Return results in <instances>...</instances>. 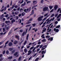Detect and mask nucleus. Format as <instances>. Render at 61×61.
Segmentation results:
<instances>
[{
  "label": "nucleus",
  "instance_id": "0e129e2a",
  "mask_svg": "<svg viewBox=\"0 0 61 61\" xmlns=\"http://www.w3.org/2000/svg\"><path fill=\"white\" fill-rule=\"evenodd\" d=\"M12 1H11L10 2V5L11 6L12 5Z\"/></svg>",
  "mask_w": 61,
  "mask_h": 61
},
{
  "label": "nucleus",
  "instance_id": "4d7b16f0",
  "mask_svg": "<svg viewBox=\"0 0 61 61\" xmlns=\"http://www.w3.org/2000/svg\"><path fill=\"white\" fill-rule=\"evenodd\" d=\"M42 58H43L44 57V54H42Z\"/></svg>",
  "mask_w": 61,
  "mask_h": 61
},
{
  "label": "nucleus",
  "instance_id": "a19ab883",
  "mask_svg": "<svg viewBox=\"0 0 61 61\" xmlns=\"http://www.w3.org/2000/svg\"><path fill=\"white\" fill-rule=\"evenodd\" d=\"M20 32L21 33H22L23 32V30H20Z\"/></svg>",
  "mask_w": 61,
  "mask_h": 61
},
{
  "label": "nucleus",
  "instance_id": "f3484780",
  "mask_svg": "<svg viewBox=\"0 0 61 61\" xmlns=\"http://www.w3.org/2000/svg\"><path fill=\"white\" fill-rule=\"evenodd\" d=\"M45 51H42L41 52L42 54H43V53H46V50H45Z\"/></svg>",
  "mask_w": 61,
  "mask_h": 61
},
{
  "label": "nucleus",
  "instance_id": "37998d69",
  "mask_svg": "<svg viewBox=\"0 0 61 61\" xmlns=\"http://www.w3.org/2000/svg\"><path fill=\"white\" fill-rule=\"evenodd\" d=\"M36 6H37V5H36V6H32V9H33L34 8V7H36Z\"/></svg>",
  "mask_w": 61,
  "mask_h": 61
},
{
  "label": "nucleus",
  "instance_id": "5fc2aeb1",
  "mask_svg": "<svg viewBox=\"0 0 61 61\" xmlns=\"http://www.w3.org/2000/svg\"><path fill=\"white\" fill-rule=\"evenodd\" d=\"M8 14H7L5 15V17H7L8 16Z\"/></svg>",
  "mask_w": 61,
  "mask_h": 61
},
{
  "label": "nucleus",
  "instance_id": "e433bc0d",
  "mask_svg": "<svg viewBox=\"0 0 61 61\" xmlns=\"http://www.w3.org/2000/svg\"><path fill=\"white\" fill-rule=\"evenodd\" d=\"M18 21L20 23H21V20L20 19L18 20Z\"/></svg>",
  "mask_w": 61,
  "mask_h": 61
},
{
  "label": "nucleus",
  "instance_id": "423d86ee",
  "mask_svg": "<svg viewBox=\"0 0 61 61\" xmlns=\"http://www.w3.org/2000/svg\"><path fill=\"white\" fill-rule=\"evenodd\" d=\"M54 30L55 31V32H56L57 33V32H58L59 30H58V29H56V28H55L54 29Z\"/></svg>",
  "mask_w": 61,
  "mask_h": 61
},
{
  "label": "nucleus",
  "instance_id": "f257e3e1",
  "mask_svg": "<svg viewBox=\"0 0 61 61\" xmlns=\"http://www.w3.org/2000/svg\"><path fill=\"white\" fill-rule=\"evenodd\" d=\"M54 19L55 18L54 17L53 18L51 19L50 20H49V18H48L46 20V21H47L46 23V24H49V22H51V21H53Z\"/></svg>",
  "mask_w": 61,
  "mask_h": 61
},
{
  "label": "nucleus",
  "instance_id": "f8f14e48",
  "mask_svg": "<svg viewBox=\"0 0 61 61\" xmlns=\"http://www.w3.org/2000/svg\"><path fill=\"white\" fill-rule=\"evenodd\" d=\"M21 15H22V16H24V15H25V13L24 12H23L21 14Z\"/></svg>",
  "mask_w": 61,
  "mask_h": 61
},
{
  "label": "nucleus",
  "instance_id": "393cba45",
  "mask_svg": "<svg viewBox=\"0 0 61 61\" xmlns=\"http://www.w3.org/2000/svg\"><path fill=\"white\" fill-rule=\"evenodd\" d=\"M28 54H31L32 51L30 50H29L28 51Z\"/></svg>",
  "mask_w": 61,
  "mask_h": 61
},
{
  "label": "nucleus",
  "instance_id": "ddd939ff",
  "mask_svg": "<svg viewBox=\"0 0 61 61\" xmlns=\"http://www.w3.org/2000/svg\"><path fill=\"white\" fill-rule=\"evenodd\" d=\"M49 7L50 10H51V9L53 8V6H49Z\"/></svg>",
  "mask_w": 61,
  "mask_h": 61
},
{
  "label": "nucleus",
  "instance_id": "9b49d317",
  "mask_svg": "<svg viewBox=\"0 0 61 61\" xmlns=\"http://www.w3.org/2000/svg\"><path fill=\"white\" fill-rule=\"evenodd\" d=\"M42 58L41 56H40L39 57V58H37L36 59H38V60L39 59L40 60H41V59Z\"/></svg>",
  "mask_w": 61,
  "mask_h": 61
},
{
  "label": "nucleus",
  "instance_id": "5701e85b",
  "mask_svg": "<svg viewBox=\"0 0 61 61\" xmlns=\"http://www.w3.org/2000/svg\"><path fill=\"white\" fill-rule=\"evenodd\" d=\"M15 22V20L13 19L11 21V23H13V22Z\"/></svg>",
  "mask_w": 61,
  "mask_h": 61
},
{
  "label": "nucleus",
  "instance_id": "c9c22d12",
  "mask_svg": "<svg viewBox=\"0 0 61 61\" xmlns=\"http://www.w3.org/2000/svg\"><path fill=\"white\" fill-rule=\"evenodd\" d=\"M36 25V24H32V25L34 27H35Z\"/></svg>",
  "mask_w": 61,
  "mask_h": 61
},
{
  "label": "nucleus",
  "instance_id": "72a5a7b5",
  "mask_svg": "<svg viewBox=\"0 0 61 61\" xmlns=\"http://www.w3.org/2000/svg\"><path fill=\"white\" fill-rule=\"evenodd\" d=\"M16 10V9L14 8L12 11V12H15V11Z\"/></svg>",
  "mask_w": 61,
  "mask_h": 61
},
{
  "label": "nucleus",
  "instance_id": "052dcab7",
  "mask_svg": "<svg viewBox=\"0 0 61 61\" xmlns=\"http://www.w3.org/2000/svg\"><path fill=\"white\" fill-rule=\"evenodd\" d=\"M60 8H59L58 10L57 11V12H58L59 11H60Z\"/></svg>",
  "mask_w": 61,
  "mask_h": 61
},
{
  "label": "nucleus",
  "instance_id": "49530a36",
  "mask_svg": "<svg viewBox=\"0 0 61 61\" xmlns=\"http://www.w3.org/2000/svg\"><path fill=\"white\" fill-rule=\"evenodd\" d=\"M45 48H44L43 47H42L41 48V50H44L45 49Z\"/></svg>",
  "mask_w": 61,
  "mask_h": 61
},
{
  "label": "nucleus",
  "instance_id": "774afa93",
  "mask_svg": "<svg viewBox=\"0 0 61 61\" xmlns=\"http://www.w3.org/2000/svg\"><path fill=\"white\" fill-rule=\"evenodd\" d=\"M38 58H37V59H35V61H38Z\"/></svg>",
  "mask_w": 61,
  "mask_h": 61
},
{
  "label": "nucleus",
  "instance_id": "8fccbe9b",
  "mask_svg": "<svg viewBox=\"0 0 61 61\" xmlns=\"http://www.w3.org/2000/svg\"><path fill=\"white\" fill-rule=\"evenodd\" d=\"M22 6H24V5H25V2L24 3V4H22Z\"/></svg>",
  "mask_w": 61,
  "mask_h": 61
},
{
  "label": "nucleus",
  "instance_id": "bf43d9fd",
  "mask_svg": "<svg viewBox=\"0 0 61 61\" xmlns=\"http://www.w3.org/2000/svg\"><path fill=\"white\" fill-rule=\"evenodd\" d=\"M46 47H47L46 45H45L43 47H45V49H46Z\"/></svg>",
  "mask_w": 61,
  "mask_h": 61
},
{
  "label": "nucleus",
  "instance_id": "b1692460",
  "mask_svg": "<svg viewBox=\"0 0 61 61\" xmlns=\"http://www.w3.org/2000/svg\"><path fill=\"white\" fill-rule=\"evenodd\" d=\"M13 58V57L12 56H11L10 57H8V59H12Z\"/></svg>",
  "mask_w": 61,
  "mask_h": 61
},
{
  "label": "nucleus",
  "instance_id": "864d4df0",
  "mask_svg": "<svg viewBox=\"0 0 61 61\" xmlns=\"http://www.w3.org/2000/svg\"><path fill=\"white\" fill-rule=\"evenodd\" d=\"M3 32H5V28H3Z\"/></svg>",
  "mask_w": 61,
  "mask_h": 61
},
{
  "label": "nucleus",
  "instance_id": "09e8293b",
  "mask_svg": "<svg viewBox=\"0 0 61 61\" xmlns=\"http://www.w3.org/2000/svg\"><path fill=\"white\" fill-rule=\"evenodd\" d=\"M6 54H8L9 53V51L8 50H7L6 51Z\"/></svg>",
  "mask_w": 61,
  "mask_h": 61
},
{
  "label": "nucleus",
  "instance_id": "1a4fd4ad",
  "mask_svg": "<svg viewBox=\"0 0 61 61\" xmlns=\"http://www.w3.org/2000/svg\"><path fill=\"white\" fill-rule=\"evenodd\" d=\"M53 37H51V38H49L48 39V40H50L51 41H52V40H53Z\"/></svg>",
  "mask_w": 61,
  "mask_h": 61
},
{
  "label": "nucleus",
  "instance_id": "680f3d73",
  "mask_svg": "<svg viewBox=\"0 0 61 61\" xmlns=\"http://www.w3.org/2000/svg\"><path fill=\"white\" fill-rule=\"evenodd\" d=\"M15 37L16 38H17L18 39V38H19V37H18V36H15Z\"/></svg>",
  "mask_w": 61,
  "mask_h": 61
},
{
  "label": "nucleus",
  "instance_id": "603ef678",
  "mask_svg": "<svg viewBox=\"0 0 61 61\" xmlns=\"http://www.w3.org/2000/svg\"><path fill=\"white\" fill-rule=\"evenodd\" d=\"M46 40V39H43L42 41V42H45V41Z\"/></svg>",
  "mask_w": 61,
  "mask_h": 61
},
{
  "label": "nucleus",
  "instance_id": "6e6d98bb",
  "mask_svg": "<svg viewBox=\"0 0 61 61\" xmlns=\"http://www.w3.org/2000/svg\"><path fill=\"white\" fill-rule=\"evenodd\" d=\"M54 9H53L50 12V13H52V12H53V11H54Z\"/></svg>",
  "mask_w": 61,
  "mask_h": 61
},
{
  "label": "nucleus",
  "instance_id": "2eb2a0df",
  "mask_svg": "<svg viewBox=\"0 0 61 61\" xmlns=\"http://www.w3.org/2000/svg\"><path fill=\"white\" fill-rule=\"evenodd\" d=\"M9 46H12V43L10 42L9 43Z\"/></svg>",
  "mask_w": 61,
  "mask_h": 61
},
{
  "label": "nucleus",
  "instance_id": "c03bdc74",
  "mask_svg": "<svg viewBox=\"0 0 61 61\" xmlns=\"http://www.w3.org/2000/svg\"><path fill=\"white\" fill-rule=\"evenodd\" d=\"M14 8V5H12V7H10V9H13Z\"/></svg>",
  "mask_w": 61,
  "mask_h": 61
},
{
  "label": "nucleus",
  "instance_id": "e2e57ef3",
  "mask_svg": "<svg viewBox=\"0 0 61 61\" xmlns=\"http://www.w3.org/2000/svg\"><path fill=\"white\" fill-rule=\"evenodd\" d=\"M44 2V0H42L41 1V3H43Z\"/></svg>",
  "mask_w": 61,
  "mask_h": 61
},
{
  "label": "nucleus",
  "instance_id": "412c9836",
  "mask_svg": "<svg viewBox=\"0 0 61 61\" xmlns=\"http://www.w3.org/2000/svg\"><path fill=\"white\" fill-rule=\"evenodd\" d=\"M19 14V12L18 11H16L15 12V15H17Z\"/></svg>",
  "mask_w": 61,
  "mask_h": 61
},
{
  "label": "nucleus",
  "instance_id": "dca6fc26",
  "mask_svg": "<svg viewBox=\"0 0 61 61\" xmlns=\"http://www.w3.org/2000/svg\"><path fill=\"white\" fill-rule=\"evenodd\" d=\"M25 35V32L24 31L22 33V36H24Z\"/></svg>",
  "mask_w": 61,
  "mask_h": 61
},
{
  "label": "nucleus",
  "instance_id": "4468645a",
  "mask_svg": "<svg viewBox=\"0 0 61 61\" xmlns=\"http://www.w3.org/2000/svg\"><path fill=\"white\" fill-rule=\"evenodd\" d=\"M23 2H24V0H22L21 2L20 1H19V4H22V3H23Z\"/></svg>",
  "mask_w": 61,
  "mask_h": 61
},
{
  "label": "nucleus",
  "instance_id": "4be33fe9",
  "mask_svg": "<svg viewBox=\"0 0 61 61\" xmlns=\"http://www.w3.org/2000/svg\"><path fill=\"white\" fill-rule=\"evenodd\" d=\"M17 41H15L14 42V44H17Z\"/></svg>",
  "mask_w": 61,
  "mask_h": 61
},
{
  "label": "nucleus",
  "instance_id": "4c0bfd02",
  "mask_svg": "<svg viewBox=\"0 0 61 61\" xmlns=\"http://www.w3.org/2000/svg\"><path fill=\"white\" fill-rule=\"evenodd\" d=\"M38 31V29H37V28H36L35 29V32H36V31Z\"/></svg>",
  "mask_w": 61,
  "mask_h": 61
},
{
  "label": "nucleus",
  "instance_id": "69168bd1",
  "mask_svg": "<svg viewBox=\"0 0 61 61\" xmlns=\"http://www.w3.org/2000/svg\"><path fill=\"white\" fill-rule=\"evenodd\" d=\"M26 41L24 42V45H25V44H26Z\"/></svg>",
  "mask_w": 61,
  "mask_h": 61
},
{
  "label": "nucleus",
  "instance_id": "a878e982",
  "mask_svg": "<svg viewBox=\"0 0 61 61\" xmlns=\"http://www.w3.org/2000/svg\"><path fill=\"white\" fill-rule=\"evenodd\" d=\"M27 49H26V48H25L24 49V51L25 53H26V52H27Z\"/></svg>",
  "mask_w": 61,
  "mask_h": 61
},
{
  "label": "nucleus",
  "instance_id": "cd10ccee",
  "mask_svg": "<svg viewBox=\"0 0 61 61\" xmlns=\"http://www.w3.org/2000/svg\"><path fill=\"white\" fill-rule=\"evenodd\" d=\"M50 36L49 35H47L46 37V38H49L50 37Z\"/></svg>",
  "mask_w": 61,
  "mask_h": 61
},
{
  "label": "nucleus",
  "instance_id": "473e14b6",
  "mask_svg": "<svg viewBox=\"0 0 61 61\" xmlns=\"http://www.w3.org/2000/svg\"><path fill=\"white\" fill-rule=\"evenodd\" d=\"M36 49V47H35L33 49L32 51L33 52H34V51L35 50V49Z\"/></svg>",
  "mask_w": 61,
  "mask_h": 61
},
{
  "label": "nucleus",
  "instance_id": "0eeeda50",
  "mask_svg": "<svg viewBox=\"0 0 61 61\" xmlns=\"http://www.w3.org/2000/svg\"><path fill=\"white\" fill-rule=\"evenodd\" d=\"M49 16V15L47 16L43 20V21H45V20H46V19L47 18V17H48V16Z\"/></svg>",
  "mask_w": 61,
  "mask_h": 61
},
{
  "label": "nucleus",
  "instance_id": "13d9d810",
  "mask_svg": "<svg viewBox=\"0 0 61 61\" xmlns=\"http://www.w3.org/2000/svg\"><path fill=\"white\" fill-rule=\"evenodd\" d=\"M34 47H31L30 48V50H32V49H33V48H34Z\"/></svg>",
  "mask_w": 61,
  "mask_h": 61
},
{
  "label": "nucleus",
  "instance_id": "2f4dec72",
  "mask_svg": "<svg viewBox=\"0 0 61 61\" xmlns=\"http://www.w3.org/2000/svg\"><path fill=\"white\" fill-rule=\"evenodd\" d=\"M28 37H29V34H28L27 36L26 37V40H28Z\"/></svg>",
  "mask_w": 61,
  "mask_h": 61
},
{
  "label": "nucleus",
  "instance_id": "3c124183",
  "mask_svg": "<svg viewBox=\"0 0 61 61\" xmlns=\"http://www.w3.org/2000/svg\"><path fill=\"white\" fill-rule=\"evenodd\" d=\"M57 23H58V21H56L54 23L55 24H57Z\"/></svg>",
  "mask_w": 61,
  "mask_h": 61
},
{
  "label": "nucleus",
  "instance_id": "f704fd0d",
  "mask_svg": "<svg viewBox=\"0 0 61 61\" xmlns=\"http://www.w3.org/2000/svg\"><path fill=\"white\" fill-rule=\"evenodd\" d=\"M60 27V25H58L56 27V28H59Z\"/></svg>",
  "mask_w": 61,
  "mask_h": 61
},
{
  "label": "nucleus",
  "instance_id": "58836bf2",
  "mask_svg": "<svg viewBox=\"0 0 61 61\" xmlns=\"http://www.w3.org/2000/svg\"><path fill=\"white\" fill-rule=\"evenodd\" d=\"M47 15H48V13H47L46 14L44 15V17H46V16H47Z\"/></svg>",
  "mask_w": 61,
  "mask_h": 61
},
{
  "label": "nucleus",
  "instance_id": "6ab92c4d",
  "mask_svg": "<svg viewBox=\"0 0 61 61\" xmlns=\"http://www.w3.org/2000/svg\"><path fill=\"white\" fill-rule=\"evenodd\" d=\"M33 3L34 4H36V3H37V1H33Z\"/></svg>",
  "mask_w": 61,
  "mask_h": 61
},
{
  "label": "nucleus",
  "instance_id": "a211bd4d",
  "mask_svg": "<svg viewBox=\"0 0 61 61\" xmlns=\"http://www.w3.org/2000/svg\"><path fill=\"white\" fill-rule=\"evenodd\" d=\"M5 23H6V24H7V23H10V21H6L5 22Z\"/></svg>",
  "mask_w": 61,
  "mask_h": 61
},
{
  "label": "nucleus",
  "instance_id": "7c9ffc66",
  "mask_svg": "<svg viewBox=\"0 0 61 61\" xmlns=\"http://www.w3.org/2000/svg\"><path fill=\"white\" fill-rule=\"evenodd\" d=\"M21 58L22 57L21 56H20V57H19V58L18 60L19 61H20L21 59Z\"/></svg>",
  "mask_w": 61,
  "mask_h": 61
},
{
  "label": "nucleus",
  "instance_id": "a18cd8bd",
  "mask_svg": "<svg viewBox=\"0 0 61 61\" xmlns=\"http://www.w3.org/2000/svg\"><path fill=\"white\" fill-rule=\"evenodd\" d=\"M14 7L15 8H17L18 7V6L17 5H15V6Z\"/></svg>",
  "mask_w": 61,
  "mask_h": 61
},
{
  "label": "nucleus",
  "instance_id": "6e6552de",
  "mask_svg": "<svg viewBox=\"0 0 61 61\" xmlns=\"http://www.w3.org/2000/svg\"><path fill=\"white\" fill-rule=\"evenodd\" d=\"M54 10H56V9L57 8V6L56 5H55L54 8Z\"/></svg>",
  "mask_w": 61,
  "mask_h": 61
},
{
  "label": "nucleus",
  "instance_id": "7ed1b4c3",
  "mask_svg": "<svg viewBox=\"0 0 61 61\" xmlns=\"http://www.w3.org/2000/svg\"><path fill=\"white\" fill-rule=\"evenodd\" d=\"M49 10L48 9V7H45L43 9V12H46V11H49Z\"/></svg>",
  "mask_w": 61,
  "mask_h": 61
},
{
  "label": "nucleus",
  "instance_id": "ea45409f",
  "mask_svg": "<svg viewBox=\"0 0 61 61\" xmlns=\"http://www.w3.org/2000/svg\"><path fill=\"white\" fill-rule=\"evenodd\" d=\"M9 50H10V51H12V50H13V48H9Z\"/></svg>",
  "mask_w": 61,
  "mask_h": 61
},
{
  "label": "nucleus",
  "instance_id": "f03ea898",
  "mask_svg": "<svg viewBox=\"0 0 61 61\" xmlns=\"http://www.w3.org/2000/svg\"><path fill=\"white\" fill-rule=\"evenodd\" d=\"M31 7H30L28 8H27V9H25L24 10V11L26 13H27L28 12H30L31 10Z\"/></svg>",
  "mask_w": 61,
  "mask_h": 61
},
{
  "label": "nucleus",
  "instance_id": "79ce46f5",
  "mask_svg": "<svg viewBox=\"0 0 61 61\" xmlns=\"http://www.w3.org/2000/svg\"><path fill=\"white\" fill-rule=\"evenodd\" d=\"M43 46V45H41L40 46V48H42Z\"/></svg>",
  "mask_w": 61,
  "mask_h": 61
},
{
  "label": "nucleus",
  "instance_id": "de8ad7c7",
  "mask_svg": "<svg viewBox=\"0 0 61 61\" xmlns=\"http://www.w3.org/2000/svg\"><path fill=\"white\" fill-rule=\"evenodd\" d=\"M30 25H31L30 24L28 25H26V27H28V26H30Z\"/></svg>",
  "mask_w": 61,
  "mask_h": 61
},
{
  "label": "nucleus",
  "instance_id": "aec40b11",
  "mask_svg": "<svg viewBox=\"0 0 61 61\" xmlns=\"http://www.w3.org/2000/svg\"><path fill=\"white\" fill-rule=\"evenodd\" d=\"M10 28V27H9V26H8L6 27L5 29H7V30H8V29H9Z\"/></svg>",
  "mask_w": 61,
  "mask_h": 61
},
{
  "label": "nucleus",
  "instance_id": "20e7f679",
  "mask_svg": "<svg viewBox=\"0 0 61 61\" xmlns=\"http://www.w3.org/2000/svg\"><path fill=\"white\" fill-rule=\"evenodd\" d=\"M44 17V16L42 15L41 16L39 17L38 18V21H40L42 20L43 18Z\"/></svg>",
  "mask_w": 61,
  "mask_h": 61
},
{
  "label": "nucleus",
  "instance_id": "39448f33",
  "mask_svg": "<svg viewBox=\"0 0 61 61\" xmlns=\"http://www.w3.org/2000/svg\"><path fill=\"white\" fill-rule=\"evenodd\" d=\"M46 29L45 28H43V30H42V34H43L44 32H45L46 31Z\"/></svg>",
  "mask_w": 61,
  "mask_h": 61
},
{
  "label": "nucleus",
  "instance_id": "bb28decb",
  "mask_svg": "<svg viewBox=\"0 0 61 61\" xmlns=\"http://www.w3.org/2000/svg\"><path fill=\"white\" fill-rule=\"evenodd\" d=\"M33 14H34V10H32L31 13L30 14V15H33Z\"/></svg>",
  "mask_w": 61,
  "mask_h": 61
},
{
  "label": "nucleus",
  "instance_id": "338daca9",
  "mask_svg": "<svg viewBox=\"0 0 61 61\" xmlns=\"http://www.w3.org/2000/svg\"><path fill=\"white\" fill-rule=\"evenodd\" d=\"M8 43V41H7L5 44V45H6Z\"/></svg>",
  "mask_w": 61,
  "mask_h": 61
},
{
  "label": "nucleus",
  "instance_id": "c85d7f7f",
  "mask_svg": "<svg viewBox=\"0 0 61 61\" xmlns=\"http://www.w3.org/2000/svg\"><path fill=\"white\" fill-rule=\"evenodd\" d=\"M61 14H59V15L57 17V18H59L61 16Z\"/></svg>",
  "mask_w": 61,
  "mask_h": 61
},
{
  "label": "nucleus",
  "instance_id": "9d476101",
  "mask_svg": "<svg viewBox=\"0 0 61 61\" xmlns=\"http://www.w3.org/2000/svg\"><path fill=\"white\" fill-rule=\"evenodd\" d=\"M52 23H51L50 24L48 28V29L47 30V31H48V30H49V29H50L49 27H50V26L52 25Z\"/></svg>",
  "mask_w": 61,
  "mask_h": 61
},
{
  "label": "nucleus",
  "instance_id": "c756f323",
  "mask_svg": "<svg viewBox=\"0 0 61 61\" xmlns=\"http://www.w3.org/2000/svg\"><path fill=\"white\" fill-rule=\"evenodd\" d=\"M20 11H24V9L23 8H21L20 9Z\"/></svg>",
  "mask_w": 61,
  "mask_h": 61
}]
</instances>
